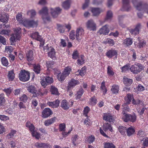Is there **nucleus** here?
<instances>
[{
	"label": "nucleus",
	"mask_w": 148,
	"mask_h": 148,
	"mask_svg": "<svg viewBox=\"0 0 148 148\" xmlns=\"http://www.w3.org/2000/svg\"><path fill=\"white\" fill-rule=\"evenodd\" d=\"M47 66L48 68H52L53 67L54 62L53 61H47L46 62Z\"/></svg>",
	"instance_id": "bf43d9fd"
},
{
	"label": "nucleus",
	"mask_w": 148,
	"mask_h": 148,
	"mask_svg": "<svg viewBox=\"0 0 148 148\" xmlns=\"http://www.w3.org/2000/svg\"><path fill=\"white\" fill-rule=\"evenodd\" d=\"M123 82L126 86L130 85L132 83V80L131 79H128L126 77L123 78Z\"/></svg>",
	"instance_id": "7c9ffc66"
},
{
	"label": "nucleus",
	"mask_w": 148,
	"mask_h": 148,
	"mask_svg": "<svg viewBox=\"0 0 148 148\" xmlns=\"http://www.w3.org/2000/svg\"><path fill=\"white\" fill-rule=\"evenodd\" d=\"M56 52L55 49L52 47H51L49 49V52L48 53V55L49 57L52 59L56 58Z\"/></svg>",
	"instance_id": "aec40b11"
},
{
	"label": "nucleus",
	"mask_w": 148,
	"mask_h": 148,
	"mask_svg": "<svg viewBox=\"0 0 148 148\" xmlns=\"http://www.w3.org/2000/svg\"><path fill=\"white\" fill-rule=\"evenodd\" d=\"M95 138L94 136L91 135L88 138L87 140V142L89 143H91L94 141Z\"/></svg>",
	"instance_id": "0e129e2a"
},
{
	"label": "nucleus",
	"mask_w": 148,
	"mask_h": 148,
	"mask_svg": "<svg viewBox=\"0 0 148 148\" xmlns=\"http://www.w3.org/2000/svg\"><path fill=\"white\" fill-rule=\"evenodd\" d=\"M126 131L127 134L129 136H130L133 134L135 132L134 129L132 127H129L126 130Z\"/></svg>",
	"instance_id": "473e14b6"
},
{
	"label": "nucleus",
	"mask_w": 148,
	"mask_h": 148,
	"mask_svg": "<svg viewBox=\"0 0 148 148\" xmlns=\"http://www.w3.org/2000/svg\"><path fill=\"white\" fill-rule=\"evenodd\" d=\"M21 23L25 27L28 28L36 27L38 25V21H34L33 20H29L27 19L23 20Z\"/></svg>",
	"instance_id": "20e7f679"
},
{
	"label": "nucleus",
	"mask_w": 148,
	"mask_h": 148,
	"mask_svg": "<svg viewBox=\"0 0 148 148\" xmlns=\"http://www.w3.org/2000/svg\"><path fill=\"white\" fill-rule=\"evenodd\" d=\"M27 15L30 16L31 18L34 17L36 15V12L34 10H32L28 11L27 12Z\"/></svg>",
	"instance_id": "4c0bfd02"
},
{
	"label": "nucleus",
	"mask_w": 148,
	"mask_h": 148,
	"mask_svg": "<svg viewBox=\"0 0 148 148\" xmlns=\"http://www.w3.org/2000/svg\"><path fill=\"white\" fill-rule=\"evenodd\" d=\"M123 115L122 116V119L125 122H128L130 120V114L125 113L123 111L122 112Z\"/></svg>",
	"instance_id": "bb28decb"
},
{
	"label": "nucleus",
	"mask_w": 148,
	"mask_h": 148,
	"mask_svg": "<svg viewBox=\"0 0 148 148\" xmlns=\"http://www.w3.org/2000/svg\"><path fill=\"white\" fill-rule=\"evenodd\" d=\"M39 14L41 15L42 17L48 15V10L46 7H43L41 10L39 12Z\"/></svg>",
	"instance_id": "393cba45"
},
{
	"label": "nucleus",
	"mask_w": 148,
	"mask_h": 148,
	"mask_svg": "<svg viewBox=\"0 0 148 148\" xmlns=\"http://www.w3.org/2000/svg\"><path fill=\"white\" fill-rule=\"evenodd\" d=\"M103 119L104 120L108 121L110 122H113L114 119L113 116L111 114H105L103 116Z\"/></svg>",
	"instance_id": "b1692460"
},
{
	"label": "nucleus",
	"mask_w": 148,
	"mask_h": 148,
	"mask_svg": "<svg viewBox=\"0 0 148 148\" xmlns=\"http://www.w3.org/2000/svg\"><path fill=\"white\" fill-rule=\"evenodd\" d=\"M61 107L64 110H66L69 108L70 105L66 100H63L61 102Z\"/></svg>",
	"instance_id": "6ab92c4d"
},
{
	"label": "nucleus",
	"mask_w": 148,
	"mask_h": 148,
	"mask_svg": "<svg viewBox=\"0 0 148 148\" xmlns=\"http://www.w3.org/2000/svg\"><path fill=\"white\" fill-rule=\"evenodd\" d=\"M86 72V69L84 67L82 68L79 71V70L76 72V73H79V74L81 76H84Z\"/></svg>",
	"instance_id": "8fccbe9b"
},
{
	"label": "nucleus",
	"mask_w": 148,
	"mask_h": 148,
	"mask_svg": "<svg viewBox=\"0 0 148 148\" xmlns=\"http://www.w3.org/2000/svg\"><path fill=\"white\" fill-rule=\"evenodd\" d=\"M20 99L21 101H23L24 102H26L27 101L28 98L26 95L23 94L20 97Z\"/></svg>",
	"instance_id": "e2e57ef3"
},
{
	"label": "nucleus",
	"mask_w": 148,
	"mask_h": 148,
	"mask_svg": "<svg viewBox=\"0 0 148 148\" xmlns=\"http://www.w3.org/2000/svg\"><path fill=\"white\" fill-rule=\"evenodd\" d=\"M107 73L110 76H113L114 74L112 67L110 66H108V67Z\"/></svg>",
	"instance_id": "49530a36"
},
{
	"label": "nucleus",
	"mask_w": 148,
	"mask_h": 148,
	"mask_svg": "<svg viewBox=\"0 0 148 148\" xmlns=\"http://www.w3.org/2000/svg\"><path fill=\"white\" fill-rule=\"evenodd\" d=\"M13 50V48L10 46H6L5 48V52L8 53H10L12 52Z\"/></svg>",
	"instance_id": "79ce46f5"
},
{
	"label": "nucleus",
	"mask_w": 148,
	"mask_h": 148,
	"mask_svg": "<svg viewBox=\"0 0 148 148\" xmlns=\"http://www.w3.org/2000/svg\"><path fill=\"white\" fill-rule=\"evenodd\" d=\"M111 90L112 93L114 94H116L118 93L119 87L117 85H114L112 86Z\"/></svg>",
	"instance_id": "2f4dec72"
},
{
	"label": "nucleus",
	"mask_w": 148,
	"mask_h": 148,
	"mask_svg": "<svg viewBox=\"0 0 148 148\" xmlns=\"http://www.w3.org/2000/svg\"><path fill=\"white\" fill-rule=\"evenodd\" d=\"M84 90L82 88H80L77 91V93L75 94V98L76 99H79L83 94Z\"/></svg>",
	"instance_id": "c85d7f7f"
},
{
	"label": "nucleus",
	"mask_w": 148,
	"mask_h": 148,
	"mask_svg": "<svg viewBox=\"0 0 148 148\" xmlns=\"http://www.w3.org/2000/svg\"><path fill=\"white\" fill-rule=\"evenodd\" d=\"M57 29L60 33H63L64 32V28L62 25L60 24H57Z\"/></svg>",
	"instance_id": "58836bf2"
},
{
	"label": "nucleus",
	"mask_w": 148,
	"mask_h": 148,
	"mask_svg": "<svg viewBox=\"0 0 148 148\" xmlns=\"http://www.w3.org/2000/svg\"><path fill=\"white\" fill-rule=\"evenodd\" d=\"M9 15L5 13L0 14V21L1 22L6 23L8 21Z\"/></svg>",
	"instance_id": "dca6fc26"
},
{
	"label": "nucleus",
	"mask_w": 148,
	"mask_h": 148,
	"mask_svg": "<svg viewBox=\"0 0 148 148\" xmlns=\"http://www.w3.org/2000/svg\"><path fill=\"white\" fill-rule=\"evenodd\" d=\"M47 82L46 77L42 79L41 81V85L42 86H43L44 88H45L47 85H48Z\"/></svg>",
	"instance_id": "052dcab7"
},
{
	"label": "nucleus",
	"mask_w": 148,
	"mask_h": 148,
	"mask_svg": "<svg viewBox=\"0 0 148 148\" xmlns=\"http://www.w3.org/2000/svg\"><path fill=\"white\" fill-rule=\"evenodd\" d=\"M21 30V29L20 27L17 28L15 30L14 34L11 35L10 39L11 45H14L16 40H20V39Z\"/></svg>",
	"instance_id": "7ed1b4c3"
},
{
	"label": "nucleus",
	"mask_w": 148,
	"mask_h": 148,
	"mask_svg": "<svg viewBox=\"0 0 148 148\" xmlns=\"http://www.w3.org/2000/svg\"><path fill=\"white\" fill-rule=\"evenodd\" d=\"M50 91L51 93L53 94L56 95H58V89L54 86H51Z\"/></svg>",
	"instance_id": "c9c22d12"
},
{
	"label": "nucleus",
	"mask_w": 148,
	"mask_h": 148,
	"mask_svg": "<svg viewBox=\"0 0 148 148\" xmlns=\"http://www.w3.org/2000/svg\"><path fill=\"white\" fill-rule=\"evenodd\" d=\"M105 148H115V146L112 143H106L104 145Z\"/></svg>",
	"instance_id": "a18cd8bd"
},
{
	"label": "nucleus",
	"mask_w": 148,
	"mask_h": 148,
	"mask_svg": "<svg viewBox=\"0 0 148 148\" xmlns=\"http://www.w3.org/2000/svg\"><path fill=\"white\" fill-rule=\"evenodd\" d=\"M145 67L141 64L136 63L130 68L131 71L133 74H137L143 71Z\"/></svg>",
	"instance_id": "f03ea898"
},
{
	"label": "nucleus",
	"mask_w": 148,
	"mask_h": 148,
	"mask_svg": "<svg viewBox=\"0 0 148 148\" xmlns=\"http://www.w3.org/2000/svg\"><path fill=\"white\" fill-rule=\"evenodd\" d=\"M103 129L105 132H106L108 130L111 132L112 131V127L108 123H105L103 124Z\"/></svg>",
	"instance_id": "cd10ccee"
},
{
	"label": "nucleus",
	"mask_w": 148,
	"mask_h": 148,
	"mask_svg": "<svg viewBox=\"0 0 148 148\" xmlns=\"http://www.w3.org/2000/svg\"><path fill=\"white\" fill-rule=\"evenodd\" d=\"M6 43V39L3 36L0 35V43H2L3 45H5Z\"/></svg>",
	"instance_id": "774afa93"
},
{
	"label": "nucleus",
	"mask_w": 148,
	"mask_h": 148,
	"mask_svg": "<svg viewBox=\"0 0 148 148\" xmlns=\"http://www.w3.org/2000/svg\"><path fill=\"white\" fill-rule=\"evenodd\" d=\"M97 99L95 97H92L90 99L89 104L90 105H95L96 103Z\"/></svg>",
	"instance_id": "13d9d810"
},
{
	"label": "nucleus",
	"mask_w": 148,
	"mask_h": 148,
	"mask_svg": "<svg viewBox=\"0 0 148 148\" xmlns=\"http://www.w3.org/2000/svg\"><path fill=\"white\" fill-rule=\"evenodd\" d=\"M118 129L119 131L122 135H124L125 134V132L126 130L125 127L121 126H119Z\"/></svg>",
	"instance_id": "ea45409f"
},
{
	"label": "nucleus",
	"mask_w": 148,
	"mask_h": 148,
	"mask_svg": "<svg viewBox=\"0 0 148 148\" xmlns=\"http://www.w3.org/2000/svg\"><path fill=\"white\" fill-rule=\"evenodd\" d=\"M129 117L130 120L129 121L133 123L135 122L136 121V116L135 114L133 115L130 114Z\"/></svg>",
	"instance_id": "4d7b16f0"
},
{
	"label": "nucleus",
	"mask_w": 148,
	"mask_h": 148,
	"mask_svg": "<svg viewBox=\"0 0 148 148\" xmlns=\"http://www.w3.org/2000/svg\"><path fill=\"white\" fill-rule=\"evenodd\" d=\"M84 34V31L81 27L77 28L76 31L75 36L77 40L79 41L80 40Z\"/></svg>",
	"instance_id": "0eeeda50"
},
{
	"label": "nucleus",
	"mask_w": 148,
	"mask_h": 148,
	"mask_svg": "<svg viewBox=\"0 0 148 148\" xmlns=\"http://www.w3.org/2000/svg\"><path fill=\"white\" fill-rule=\"evenodd\" d=\"M103 11L102 10L98 8H92L91 10L93 15L95 16H99L100 13Z\"/></svg>",
	"instance_id": "a211bd4d"
},
{
	"label": "nucleus",
	"mask_w": 148,
	"mask_h": 148,
	"mask_svg": "<svg viewBox=\"0 0 148 148\" xmlns=\"http://www.w3.org/2000/svg\"><path fill=\"white\" fill-rule=\"evenodd\" d=\"M90 109L88 107H86L83 110V114L86 116H88V113L90 111Z\"/></svg>",
	"instance_id": "6e6d98bb"
},
{
	"label": "nucleus",
	"mask_w": 148,
	"mask_h": 148,
	"mask_svg": "<svg viewBox=\"0 0 148 148\" xmlns=\"http://www.w3.org/2000/svg\"><path fill=\"white\" fill-rule=\"evenodd\" d=\"M34 70L37 74L40 73L41 70L40 65L38 64L34 65Z\"/></svg>",
	"instance_id": "72a5a7b5"
},
{
	"label": "nucleus",
	"mask_w": 148,
	"mask_h": 148,
	"mask_svg": "<svg viewBox=\"0 0 148 148\" xmlns=\"http://www.w3.org/2000/svg\"><path fill=\"white\" fill-rule=\"evenodd\" d=\"M53 114L52 112L50 109L48 108H45L42 113V116L44 118H47Z\"/></svg>",
	"instance_id": "9d476101"
},
{
	"label": "nucleus",
	"mask_w": 148,
	"mask_h": 148,
	"mask_svg": "<svg viewBox=\"0 0 148 148\" xmlns=\"http://www.w3.org/2000/svg\"><path fill=\"white\" fill-rule=\"evenodd\" d=\"M31 37L34 39L40 41H41L42 40L41 36L39 35L38 33L37 32L32 33L31 36Z\"/></svg>",
	"instance_id": "5701e85b"
},
{
	"label": "nucleus",
	"mask_w": 148,
	"mask_h": 148,
	"mask_svg": "<svg viewBox=\"0 0 148 148\" xmlns=\"http://www.w3.org/2000/svg\"><path fill=\"white\" fill-rule=\"evenodd\" d=\"M10 32V30L2 29L1 30H0V34L9 36Z\"/></svg>",
	"instance_id": "e433bc0d"
},
{
	"label": "nucleus",
	"mask_w": 148,
	"mask_h": 148,
	"mask_svg": "<svg viewBox=\"0 0 148 148\" xmlns=\"http://www.w3.org/2000/svg\"><path fill=\"white\" fill-rule=\"evenodd\" d=\"M72 0H65L62 3L61 6L65 10H68L71 7Z\"/></svg>",
	"instance_id": "9b49d317"
},
{
	"label": "nucleus",
	"mask_w": 148,
	"mask_h": 148,
	"mask_svg": "<svg viewBox=\"0 0 148 148\" xmlns=\"http://www.w3.org/2000/svg\"><path fill=\"white\" fill-rule=\"evenodd\" d=\"M19 75L20 80L23 82L27 81L30 78L29 73L25 70L22 71Z\"/></svg>",
	"instance_id": "423d86ee"
},
{
	"label": "nucleus",
	"mask_w": 148,
	"mask_h": 148,
	"mask_svg": "<svg viewBox=\"0 0 148 148\" xmlns=\"http://www.w3.org/2000/svg\"><path fill=\"white\" fill-rule=\"evenodd\" d=\"M124 43L127 46L130 45L132 43V40L130 38H127L124 40Z\"/></svg>",
	"instance_id": "09e8293b"
},
{
	"label": "nucleus",
	"mask_w": 148,
	"mask_h": 148,
	"mask_svg": "<svg viewBox=\"0 0 148 148\" xmlns=\"http://www.w3.org/2000/svg\"><path fill=\"white\" fill-rule=\"evenodd\" d=\"M66 77V75H65L63 74V73L62 72V74L61 75H58V79L60 81H62L64 80L65 79Z\"/></svg>",
	"instance_id": "338daca9"
},
{
	"label": "nucleus",
	"mask_w": 148,
	"mask_h": 148,
	"mask_svg": "<svg viewBox=\"0 0 148 148\" xmlns=\"http://www.w3.org/2000/svg\"><path fill=\"white\" fill-rule=\"evenodd\" d=\"M137 135L138 137L140 138L141 141H142V138L145 136L144 132L141 130H139L138 132Z\"/></svg>",
	"instance_id": "a19ab883"
},
{
	"label": "nucleus",
	"mask_w": 148,
	"mask_h": 148,
	"mask_svg": "<svg viewBox=\"0 0 148 148\" xmlns=\"http://www.w3.org/2000/svg\"><path fill=\"white\" fill-rule=\"evenodd\" d=\"M1 62L4 66H7L8 65V62L7 59L5 57H3L1 58Z\"/></svg>",
	"instance_id": "3c124183"
},
{
	"label": "nucleus",
	"mask_w": 148,
	"mask_h": 148,
	"mask_svg": "<svg viewBox=\"0 0 148 148\" xmlns=\"http://www.w3.org/2000/svg\"><path fill=\"white\" fill-rule=\"evenodd\" d=\"M27 60L28 62H30L34 59L33 51L30 50L26 53Z\"/></svg>",
	"instance_id": "4be33fe9"
},
{
	"label": "nucleus",
	"mask_w": 148,
	"mask_h": 148,
	"mask_svg": "<svg viewBox=\"0 0 148 148\" xmlns=\"http://www.w3.org/2000/svg\"><path fill=\"white\" fill-rule=\"evenodd\" d=\"M106 55L109 58H111L114 56H116L117 52L113 49L110 50L106 53Z\"/></svg>",
	"instance_id": "412c9836"
},
{
	"label": "nucleus",
	"mask_w": 148,
	"mask_h": 148,
	"mask_svg": "<svg viewBox=\"0 0 148 148\" xmlns=\"http://www.w3.org/2000/svg\"><path fill=\"white\" fill-rule=\"evenodd\" d=\"M86 26L88 29L90 30H96V24L92 20H90L88 21L86 23Z\"/></svg>",
	"instance_id": "f8f14e48"
},
{
	"label": "nucleus",
	"mask_w": 148,
	"mask_h": 148,
	"mask_svg": "<svg viewBox=\"0 0 148 148\" xmlns=\"http://www.w3.org/2000/svg\"><path fill=\"white\" fill-rule=\"evenodd\" d=\"M79 84V82L76 80L72 79L69 83L68 87L69 88L73 87Z\"/></svg>",
	"instance_id": "a878e982"
},
{
	"label": "nucleus",
	"mask_w": 148,
	"mask_h": 148,
	"mask_svg": "<svg viewBox=\"0 0 148 148\" xmlns=\"http://www.w3.org/2000/svg\"><path fill=\"white\" fill-rule=\"evenodd\" d=\"M51 13L52 16L53 18H56L61 13L62 9L59 7H58L54 8H51Z\"/></svg>",
	"instance_id": "6e6552de"
},
{
	"label": "nucleus",
	"mask_w": 148,
	"mask_h": 148,
	"mask_svg": "<svg viewBox=\"0 0 148 148\" xmlns=\"http://www.w3.org/2000/svg\"><path fill=\"white\" fill-rule=\"evenodd\" d=\"M26 126L30 131L32 136L38 139L40 137V134L35 130V127L33 125L29 122H27L26 123Z\"/></svg>",
	"instance_id": "39448f33"
},
{
	"label": "nucleus",
	"mask_w": 148,
	"mask_h": 148,
	"mask_svg": "<svg viewBox=\"0 0 148 148\" xmlns=\"http://www.w3.org/2000/svg\"><path fill=\"white\" fill-rule=\"evenodd\" d=\"M132 3L136 9L142 11L148 14V3L143 4L140 0H132Z\"/></svg>",
	"instance_id": "f257e3e1"
},
{
	"label": "nucleus",
	"mask_w": 148,
	"mask_h": 148,
	"mask_svg": "<svg viewBox=\"0 0 148 148\" xmlns=\"http://www.w3.org/2000/svg\"><path fill=\"white\" fill-rule=\"evenodd\" d=\"M78 139V136L77 135H74L72 138V143L74 146H76L77 141Z\"/></svg>",
	"instance_id": "603ef678"
},
{
	"label": "nucleus",
	"mask_w": 148,
	"mask_h": 148,
	"mask_svg": "<svg viewBox=\"0 0 148 148\" xmlns=\"http://www.w3.org/2000/svg\"><path fill=\"white\" fill-rule=\"evenodd\" d=\"M141 27V24L138 23L136 25L134 29L130 30V32L132 34L136 35L139 33V30Z\"/></svg>",
	"instance_id": "ddd939ff"
},
{
	"label": "nucleus",
	"mask_w": 148,
	"mask_h": 148,
	"mask_svg": "<svg viewBox=\"0 0 148 148\" xmlns=\"http://www.w3.org/2000/svg\"><path fill=\"white\" fill-rule=\"evenodd\" d=\"M109 32L108 25H106L103 26L99 29V32L100 34H103L105 35L108 34Z\"/></svg>",
	"instance_id": "2eb2a0df"
},
{
	"label": "nucleus",
	"mask_w": 148,
	"mask_h": 148,
	"mask_svg": "<svg viewBox=\"0 0 148 148\" xmlns=\"http://www.w3.org/2000/svg\"><path fill=\"white\" fill-rule=\"evenodd\" d=\"M77 64H79L82 65L84 62V56L81 55L80 57L77 60Z\"/></svg>",
	"instance_id": "de8ad7c7"
},
{
	"label": "nucleus",
	"mask_w": 148,
	"mask_h": 148,
	"mask_svg": "<svg viewBox=\"0 0 148 148\" xmlns=\"http://www.w3.org/2000/svg\"><path fill=\"white\" fill-rule=\"evenodd\" d=\"M71 70V69L70 67H67L64 69L63 73V74L67 77L70 74Z\"/></svg>",
	"instance_id": "f704fd0d"
},
{
	"label": "nucleus",
	"mask_w": 148,
	"mask_h": 148,
	"mask_svg": "<svg viewBox=\"0 0 148 148\" xmlns=\"http://www.w3.org/2000/svg\"><path fill=\"white\" fill-rule=\"evenodd\" d=\"M143 141V146L147 147L148 146V138L146 137L142 139Z\"/></svg>",
	"instance_id": "680f3d73"
},
{
	"label": "nucleus",
	"mask_w": 148,
	"mask_h": 148,
	"mask_svg": "<svg viewBox=\"0 0 148 148\" xmlns=\"http://www.w3.org/2000/svg\"><path fill=\"white\" fill-rule=\"evenodd\" d=\"M60 103V101L58 99H56L55 101L53 102H48L47 104L51 108H57L59 106Z\"/></svg>",
	"instance_id": "f3484780"
},
{
	"label": "nucleus",
	"mask_w": 148,
	"mask_h": 148,
	"mask_svg": "<svg viewBox=\"0 0 148 148\" xmlns=\"http://www.w3.org/2000/svg\"><path fill=\"white\" fill-rule=\"evenodd\" d=\"M27 90L28 92L33 94L32 97H38L36 93H38V91L36 88L33 85H30L27 87Z\"/></svg>",
	"instance_id": "1a4fd4ad"
},
{
	"label": "nucleus",
	"mask_w": 148,
	"mask_h": 148,
	"mask_svg": "<svg viewBox=\"0 0 148 148\" xmlns=\"http://www.w3.org/2000/svg\"><path fill=\"white\" fill-rule=\"evenodd\" d=\"M133 99L132 96L130 94H128L125 97V101L128 102L130 103Z\"/></svg>",
	"instance_id": "864d4df0"
},
{
	"label": "nucleus",
	"mask_w": 148,
	"mask_h": 148,
	"mask_svg": "<svg viewBox=\"0 0 148 148\" xmlns=\"http://www.w3.org/2000/svg\"><path fill=\"white\" fill-rule=\"evenodd\" d=\"M122 1L123 3V10L127 11H130L131 8L129 4V0H122Z\"/></svg>",
	"instance_id": "4468645a"
},
{
	"label": "nucleus",
	"mask_w": 148,
	"mask_h": 148,
	"mask_svg": "<svg viewBox=\"0 0 148 148\" xmlns=\"http://www.w3.org/2000/svg\"><path fill=\"white\" fill-rule=\"evenodd\" d=\"M8 77L10 81H12L15 78V74L13 71H9Z\"/></svg>",
	"instance_id": "c756f323"
},
{
	"label": "nucleus",
	"mask_w": 148,
	"mask_h": 148,
	"mask_svg": "<svg viewBox=\"0 0 148 148\" xmlns=\"http://www.w3.org/2000/svg\"><path fill=\"white\" fill-rule=\"evenodd\" d=\"M103 42L105 44L108 43L111 46H113L114 44L113 40L109 38L107 39L106 40L104 41Z\"/></svg>",
	"instance_id": "c03bdc74"
},
{
	"label": "nucleus",
	"mask_w": 148,
	"mask_h": 148,
	"mask_svg": "<svg viewBox=\"0 0 148 148\" xmlns=\"http://www.w3.org/2000/svg\"><path fill=\"white\" fill-rule=\"evenodd\" d=\"M16 131L15 130H12L6 136V137L8 139L11 138L13 137L14 134H16Z\"/></svg>",
	"instance_id": "37998d69"
},
{
	"label": "nucleus",
	"mask_w": 148,
	"mask_h": 148,
	"mask_svg": "<svg viewBox=\"0 0 148 148\" xmlns=\"http://www.w3.org/2000/svg\"><path fill=\"white\" fill-rule=\"evenodd\" d=\"M101 88L103 92V94H105L107 91L105 85V82H103L101 84Z\"/></svg>",
	"instance_id": "5fc2aeb1"
},
{
	"label": "nucleus",
	"mask_w": 148,
	"mask_h": 148,
	"mask_svg": "<svg viewBox=\"0 0 148 148\" xmlns=\"http://www.w3.org/2000/svg\"><path fill=\"white\" fill-rule=\"evenodd\" d=\"M112 17V13L110 11H108L107 13L106 18L107 20L110 19Z\"/></svg>",
	"instance_id": "69168bd1"
}]
</instances>
